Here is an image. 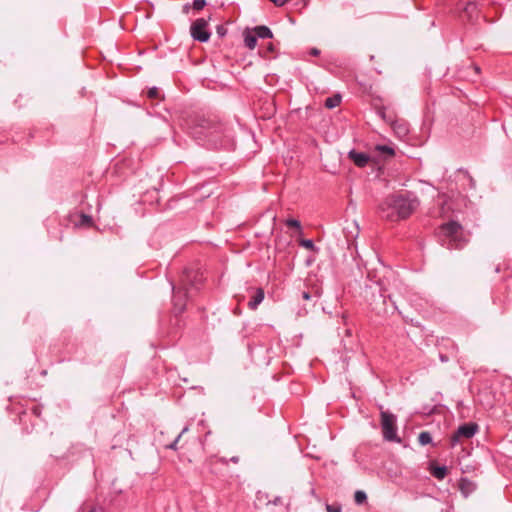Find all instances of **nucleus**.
Wrapping results in <instances>:
<instances>
[{
    "label": "nucleus",
    "mask_w": 512,
    "mask_h": 512,
    "mask_svg": "<svg viewBox=\"0 0 512 512\" xmlns=\"http://www.w3.org/2000/svg\"><path fill=\"white\" fill-rule=\"evenodd\" d=\"M187 125L195 138H207L214 148L226 147L230 142L227 127L216 116L195 114L190 117Z\"/></svg>",
    "instance_id": "obj_1"
},
{
    "label": "nucleus",
    "mask_w": 512,
    "mask_h": 512,
    "mask_svg": "<svg viewBox=\"0 0 512 512\" xmlns=\"http://www.w3.org/2000/svg\"><path fill=\"white\" fill-rule=\"evenodd\" d=\"M417 196L409 191L393 193L379 204L378 212L382 219L398 222L408 219L419 207Z\"/></svg>",
    "instance_id": "obj_2"
},
{
    "label": "nucleus",
    "mask_w": 512,
    "mask_h": 512,
    "mask_svg": "<svg viewBox=\"0 0 512 512\" xmlns=\"http://www.w3.org/2000/svg\"><path fill=\"white\" fill-rule=\"evenodd\" d=\"M203 275L196 270H185L181 277L180 285L178 287L173 286V305L178 313L184 311L189 291L192 288L198 289L202 283Z\"/></svg>",
    "instance_id": "obj_3"
},
{
    "label": "nucleus",
    "mask_w": 512,
    "mask_h": 512,
    "mask_svg": "<svg viewBox=\"0 0 512 512\" xmlns=\"http://www.w3.org/2000/svg\"><path fill=\"white\" fill-rule=\"evenodd\" d=\"M437 237L440 244L447 249H462L469 241L468 233L456 221L442 224L438 228Z\"/></svg>",
    "instance_id": "obj_4"
},
{
    "label": "nucleus",
    "mask_w": 512,
    "mask_h": 512,
    "mask_svg": "<svg viewBox=\"0 0 512 512\" xmlns=\"http://www.w3.org/2000/svg\"><path fill=\"white\" fill-rule=\"evenodd\" d=\"M380 422L383 438L389 442L400 443L401 439L397 434V418L394 414L389 411L381 410Z\"/></svg>",
    "instance_id": "obj_5"
},
{
    "label": "nucleus",
    "mask_w": 512,
    "mask_h": 512,
    "mask_svg": "<svg viewBox=\"0 0 512 512\" xmlns=\"http://www.w3.org/2000/svg\"><path fill=\"white\" fill-rule=\"evenodd\" d=\"M190 33L194 40L199 42H207L211 33L208 29V22L204 18L196 19L190 27Z\"/></svg>",
    "instance_id": "obj_6"
},
{
    "label": "nucleus",
    "mask_w": 512,
    "mask_h": 512,
    "mask_svg": "<svg viewBox=\"0 0 512 512\" xmlns=\"http://www.w3.org/2000/svg\"><path fill=\"white\" fill-rule=\"evenodd\" d=\"M478 431V425L476 423H465L460 425L451 437V445H457L461 439H470Z\"/></svg>",
    "instance_id": "obj_7"
},
{
    "label": "nucleus",
    "mask_w": 512,
    "mask_h": 512,
    "mask_svg": "<svg viewBox=\"0 0 512 512\" xmlns=\"http://www.w3.org/2000/svg\"><path fill=\"white\" fill-rule=\"evenodd\" d=\"M389 125L391 126L394 134L400 138H405L409 133V124L404 119L396 118L395 116H389Z\"/></svg>",
    "instance_id": "obj_8"
},
{
    "label": "nucleus",
    "mask_w": 512,
    "mask_h": 512,
    "mask_svg": "<svg viewBox=\"0 0 512 512\" xmlns=\"http://www.w3.org/2000/svg\"><path fill=\"white\" fill-rule=\"evenodd\" d=\"M349 158L357 167L360 168L365 167L370 160V157L366 153L356 152L355 150L349 152Z\"/></svg>",
    "instance_id": "obj_9"
},
{
    "label": "nucleus",
    "mask_w": 512,
    "mask_h": 512,
    "mask_svg": "<svg viewBox=\"0 0 512 512\" xmlns=\"http://www.w3.org/2000/svg\"><path fill=\"white\" fill-rule=\"evenodd\" d=\"M374 153L377 156H383V159L392 158L395 155V150L392 146L378 144L374 147Z\"/></svg>",
    "instance_id": "obj_10"
},
{
    "label": "nucleus",
    "mask_w": 512,
    "mask_h": 512,
    "mask_svg": "<svg viewBox=\"0 0 512 512\" xmlns=\"http://www.w3.org/2000/svg\"><path fill=\"white\" fill-rule=\"evenodd\" d=\"M264 299V291L262 288L256 289L254 295L252 296L251 300L248 302V307L251 310L257 309L258 305L263 301Z\"/></svg>",
    "instance_id": "obj_11"
},
{
    "label": "nucleus",
    "mask_w": 512,
    "mask_h": 512,
    "mask_svg": "<svg viewBox=\"0 0 512 512\" xmlns=\"http://www.w3.org/2000/svg\"><path fill=\"white\" fill-rule=\"evenodd\" d=\"M430 472L432 476L435 477L436 479L443 480L448 474V469L446 466L431 465Z\"/></svg>",
    "instance_id": "obj_12"
},
{
    "label": "nucleus",
    "mask_w": 512,
    "mask_h": 512,
    "mask_svg": "<svg viewBox=\"0 0 512 512\" xmlns=\"http://www.w3.org/2000/svg\"><path fill=\"white\" fill-rule=\"evenodd\" d=\"M253 33L261 39H270L273 36L272 31L266 26L255 27Z\"/></svg>",
    "instance_id": "obj_13"
},
{
    "label": "nucleus",
    "mask_w": 512,
    "mask_h": 512,
    "mask_svg": "<svg viewBox=\"0 0 512 512\" xmlns=\"http://www.w3.org/2000/svg\"><path fill=\"white\" fill-rule=\"evenodd\" d=\"M257 36L253 32H247L244 35V42L246 47L249 49H254L257 45Z\"/></svg>",
    "instance_id": "obj_14"
},
{
    "label": "nucleus",
    "mask_w": 512,
    "mask_h": 512,
    "mask_svg": "<svg viewBox=\"0 0 512 512\" xmlns=\"http://www.w3.org/2000/svg\"><path fill=\"white\" fill-rule=\"evenodd\" d=\"M275 47L272 42L267 43L265 46H262L259 49V55L263 58H268L272 53H274Z\"/></svg>",
    "instance_id": "obj_15"
},
{
    "label": "nucleus",
    "mask_w": 512,
    "mask_h": 512,
    "mask_svg": "<svg viewBox=\"0 0 512 512\" xmlns=\"http://www.w3.org/2000/svg\"><path fill=\"white\" fill-rule=\"evenodd\" d=\"M341 102V97L339 95H334L332 97H328L325 100V106L329 109L337 107Z\"/></svg>",
    "instance_id": "obj_16"
},
{
    "label": "nucleus",
    "mask_w": 512,
    "mask_h": 512,
    "mask_svg": "<svg viewBox=\"0 0 512 512\" xmlns=\"http://www.w3.org/2000/svg\"><path fill=\"white\" fill-rule=\"evenodd\" d=\"M418 442L420 445L425 446L432 443V437L429 432L423 431L418 436Z\"/></svg>",
    "instance_id": "obj_17"
},
{
    "label": "nucleus",
    "mask_w": 512,
    "mask_h": 512,
    "mask_svg": "<svg viewBox=\"0 0 512 512\" xmlns=\"http://www.w3.org/2000/svg\"><path fill=\"white\" fill-rule=\"evenodd\" d=\"M367 500V495L364 491H356L355 494H354V501L356 504L358 505H362L366 502Z\"/></svg>",
    "instance_id": "obj_18"
},
{
    "label": "nucleus",
    "mask_w": 512,
    "mask_h": 512,
    "mask_svg": "<svg viewBox=\"0 0 512 512\" xmlns=\"http://www.w3.org/2000/svg\"><path fill=\"white\" fill-rule=\"evenodd\" d=\"M147 97L152 100H159L161 99V93L160 90L157 87L149 88L147 91Z\"/></svg>",
    "instance_id": "obj_19"
},
{
    "label": "nucleus",
    "mask_w": 512,
    "mask_h": 512,
    "mask_svg": "<svg viewBox=\"0 0 512 512\" xmlns=\"http://www.w3.org/2000/svg\"><path fill=\"white\" fill-rule=\"evenodd\" d=\"M286 226L289 227V228H296L298 230L301 229V224L298 220L296 219H287L286 222H285Z\"/></svg>",
    "instance_id": "obj_20"
},
{
    "label": "nucleus",
    "mask_w": 512,
    "mask_h": 512,
    "mask_svg": "<svg viewBox=\"0 0 512 512\" xmlns=\"http://www.w3.org/2000/svg\"><path fill=\"white\" fill-rule=\"evenodd\" d=\"M378 115L385 121L389 124V120H388V117L389 116H395L393 113H386V109L385 108H379L378 109Z\"/></svg>",
    "instance_id": "obj_21"
},
{
    "label": "nucleus",
    "mask_w": 512,
    "mask_h": 512,
    "mask_svg": "<svg viewBox=\"0 0 512 512\" xmlns=\"http://www.w3.org/2000/svg\"><path fill=\"white\" fill-rule=\"evenodd\" d=\"M299 244L308 250L314 249V243L310 239H302V240H300Z\"/></svg>",
    "instance_id": "obj_22"
},
{
    "label": "nucleus",
    "mask_w": 512,
    "mask_h": 512,
    "mask_svg": "<svg viewBox=\"0 0 512 512\" xmlns=\"http://www.w3.org/2000/svg\"><path fill=\"white\" fill-rule=\"evenodd\" d=\"M80 224L90 226L92 224V218L89 215L81 214L80 215Z\"/></svg>",
    "instance_id": "obj_23"
},
{
    "label": "nucleus",
    "mask_w": 512,
    "mask_h": 512,
    "mask_svg": "<svg viewBox=\"0 0 512 512\" xmlns=\"http://www.w3.org/2000/svg\"><path fill=\"white\" fill-rule=\"evenodd\" d=\"M471 482L468 480L462 479L460 483V489L463 493H468L470 491Z\"/></svg>",
    "instance_id": "obj_24"
},
{
    "label": "nucleus",
    "mask_w": 512,
    "mask_h": 512,
    "mask_svg": "<svg viewBox=\"0 0 512 512\" xmlns=\"http://www.w3.org/2000/svg\"><path fill=\"white\" fill-rule=\"evenodd\" d=\"M205 5H206L205 0H194L193 1V9L194 10L200 11L205 7Z\"/></svg>",
    "instance_id": "obj_25"
},
{
    "label": "nucleus",
    "mask_w": 512,
    "mask_h": 512,
    "mask_svg": "<svg viewBox=\"0 0 512 512\" xmlns=\"http://www.w3.org/2000/svg\"><path fill=\"white\" fill-rule=\"evenodd\" d=\"M477 9L476 4L474 2H468L464 8V11L471 15L473 12H475Z\"/></svg>",
    "instance_id": "obj_26"
},
{
    "label": "nucleus",
    "mask_w": 512,
    "mask_h": 512,
    "mask_svg": "<svg viewBox=\"0 0 512 512\" xmlns=\"http://www.w3.org/2000/svg\"><path fill=\"white\" fill-rule=\"evenodd\" d=\"M185 431H187V428H184V429L182 430V432L178 435V437H177V438H176V439H175L171 444H169V445L167 446V448H169V449H173V450H176V449H177V443H178V441H179L180 437L182 436V434H183Z\"/></svg>",
    "instance_id": "obj_27"
},
{
    "label": "nucleus",
    "mask_w": 512,
    "mask_h": 512,
    "mask_svg": "<svg viewBox=\"0 0 512 512\" xmlns=\"http://www.w3.org/2000/svg\"><path fill=\"white\" fill-rule=\"evenodd\" d=\"M31 412L33 415H35L36 417H40L41 416V413H42V407L40 405H36L34 404L32 407H31Z\"/></svg>",
    "instance_id": "obj_28"
},
{
    "label": "nucleus",
    "mask_w": 512,
    "mask_h": 512,
    "mask_svg": "<svg viewBox=\"0 0 512 512\" xmlns=\"http://www.w3.org/2000/svg\"><path fill=\"white\" fill-rule=\"evenodd\" d=\"M326 511L327 512H341V507L339 505L327 504Z\"/></svg>",
    "instance_id": "obj_29"
},
{
    "label": "nucleus",
    "mask_w": 512,
    "mask_h": 512,
    "mask_svg": "<svg viewBox=\"0 0 512 512\" xmlns=\"http://www.w3.org/2000/svg\"><path fill=\"white\" fill-rule=\"evenodd\" d=\"M310 54H311L312 56H318V55L320 54V51H319L317 48H312V49L310 50Z\"/></svg>",
    "instance_id": "obj_30"
},
{
    "label": "nucleus",
    "mask_w": 512,
    "mask_h": 512,
    "mask_svg": "<svg viewBox=\"0 0 512 512\" xmlns=\"http://www.w3.org/2000/svg\"><path fill=\"white\" fill-rule=\"evenodd\" d=\"M302 297L305 300H309L311 298V295H310V293L308 291H303L302 292Z\"/></svg>",
    "instance_id": "obj_31"
},
{
    "label": "nucleus",
    "mask_w": 512,
    "mask_h": 512,
    "mask_svg": "<svg viewBox=\"0 0 512 512\" xmlns=\"http://www.w3.org/2000/svg\"><path fill=\"white\" fill-rule=\"evenodd\" d=\"M230 461H232L233 463H238L239 462V457L237 456H234L230 459Z\"/></svg>",
    "instance_id": "obj_32"
},
{
    "label": "nucleus",
    "mask_w": 512,
    "mask_h": 512,
    "mask_svg": "<svg viewBox=\"0 0 512 512\" xmlns=\"http://www.w3.org/2000/svg\"><path fill=\"white\" fill-rule=\"evenodd\" d=\"M88 512H101L100 509L94 507L92 509H90Z\"/></svg>",
    "instance_id": "obj_33"
},
{
    "label": "nucleus",
    "mask_w": 512,
    "mask_h": 512,
    "mask_svg": "<svg viewBox=\"0 0 512 512\" xmlns=\"http://www.w3.org/2000/svg\"><path fill=\"white\" fill-rule=\"evenodd\" d=\"M221 462L227 464V461L225 459H221Z\"/></svg>",
    "instance_id": "obj_34"
}]
</instances>
